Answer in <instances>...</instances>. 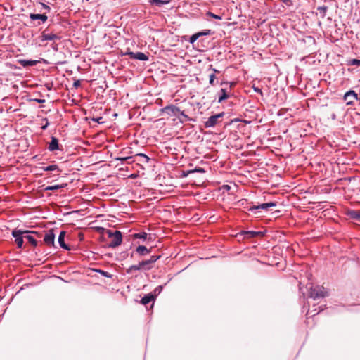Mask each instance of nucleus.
Wrapping results in <instances>:
<instances>
[{
  "label": "nucleus",
  "mask_w": 360,
  "mask_h": 360,
  "mask_svg": "<svg viewBox=\"0 0 360 360\" xmlns=\"http://www.w3.org/2000/svg\"><path fill=\"white\" fill-rule=\"evenodd\" d=\"M309 297L314 300L323 298L326 296V292L324 291V288L321 286L311 287L309 291Z\"/></svg>",
  "instance_id": "7ed1b4c3"
},
{
  "label": "nucleus",
  "mask_w": 360,
  "mask_h": 360,
  "mask_svg": "<svg viewBox=\"0 0 360 360\" xmlns=\"http://www.w3.org/2000/svg\"><path fill=\"white\" fill-rule=\"evenodd\" d=\"M66 186H67L66 184H63L60 185L49 186L44 188V191H55V190H58L59 188H64Z\"/></svg>",
  "instance_id": "aec40b11"
},
{
  "label": "nucleus",
  "mask_w": 360,
  "mask_h": 360,
  "mask_svg": "<svg viewBox=\"0 0 360 360\" xmlns=\"http://www.w3.org/2000/svg\"><path fill=\"white\" fill-rule=\"evenodd\" d=\"M137 157H140L142 159H143L142 161L143 162H148V160H149V158L145 154H143V153H139V154H137L136 155Z\"/></svg>",
  "instance_id": "c85d7f7f"
},
{
  "label": "nucleus",
  "mask_w": 360,
  "mask_h": 360,
  "mask_svg": "<svg viewBox=\"0 0 360 360\" xmlns=\"http://www.w3.org/2000/svg\"><path fill=\"white\" fill-rule=\"evenodd\" d=\"M128 55L132 59H136L139 60H148V56L142 52L133 53L131 51L127 52L125 53Z\"/></svg>",
  "instance_id": "6e6552de"
},
{
  "label": "nucleus",
  "mask_w": 360,
  "mask_h": 360,
  "mask_svg": "<svg viewBox=\"0 0 360 360\" xmlns=\"http://www.w3.org/2000/svg\"><path fill=\"white\" fill-rule=\"evenodd\" d=\"M224 115V112H220L219 114L210 116L208 120L205 122V127L206 128L208 127H214L217 124L221 122V118Z\"/></svg>",
  "instance_id": "20e7f679"
},
{
  "label": "nucleus",
  "mask_w": 360,
  "mask_h": 360,
  "mask_svg": "<svg viewBox=\"0 0 360 360\" xmlns=\"http://www.w3.org/2000/svg\"><path fill=\"white\" fill-rule=\"evenodd\" d=\"M28 233H35L40 236L37 232L31 231L28 230L22 231L20 229H14L12 231V236L15 238V243L18 245V248H21L23 245V235Z\"/></svg>",
  "instance_id": "f03ea898"
},
{
  "label": "nucleus",
  "mask_w": 360,
  "mask_h": 360,
  "mask_svg": "<svg viewBox=\"0 0 360 360\" xmlns=\"http://www.w3.org/2000/svg\"><path fill=\"white\" fill-rule=\"evenodd\" d=\"M276 206V202H266V203H262L258 205H253L250 207L248 208L249 211L254 212L256 210L258 209H262L265 210H271L272 207H274Z\"/></svg>",
  "instance_id": "39448f33"
},
{
  "label": "nucleus",
  "mask_w": 360,
  "mask_h": 360,
  "mask_svg": "<svg viewBox=\"0 0 360 360\" xmlns=\"http://www.w3.org/2000/svg\"><path fill=\"white\" fill-rule=\"evenodd\" d=\"M155 296L153 294H147L141 300V303L146 305L150 302L151 301L155 300Z\"/></svg>",
  "instance_id": "2eb2a0df"
},
{
  "label": "nucleus",
  "mask_w": 360,
  "mask_h": 360,
  "mask_svg": "<svg viewBox=\"0 0 360 360\" xmlns=\"http://www.w3.org/2000/svg\"><path fill=\"white\" fill-rule=\"evenodd\" d=\"M255 90L256 91H259V92H261V91H260L259 89H255Z\"/></svg>",
  "instance_id": "a19ab883"
},
{
  "label": "nucleus",
  "mask_w": 360,
  "mask_h": 360,
  "mask_svg": "<svg viewBox=\"0 0 360 360\" xmlns=\"http://www.w3.org/2000/svg\"><path fill=\"white\" fill-rule=\"evenodd\" d=\"M202 33H196V34H194L193 35H192L190 38V40L189 41L191 43H194L200 36H202Z\"/></svg>",
  "instance_id": "bb28decb"
},
{
  "label": "nucleus",
  "mask_w": 360,
  "mask_h": 360,
  "mask_svg": "<svg viewBox=\"0 0 360 360\" xmlns=\"http://www.w3.org/2000/svg\"><path fill=\"white\" fill-rule=\"evenodd\" d=\"M28 242L32 244L33 246L36 247L37 245V241L34 238L33 236L30 235H26L24 236Z\"/></svg>",
  "instance_id": "412c9836"
},
{
  "label": "nucleus",
  "mask_w": 360,
  "mask_h": 360,
  "mask_svg": "<svg viewBox=\"0 0 360 360\" xmlns=\"http://www.w3.org/2000/svg\"><path fill=\"white\" fill-rule=\"evenodd\" d=\"M19 63L23 66H32L35 65L37 63V60H19Z\"/></svg>",
  "instance_id": "6ab92c4d"
},
{
  "label": "nucleus",
  "mask_w": 360,
  "mask_h": 360,
  "mask_svg": "<svg viewBox=\"0 0 360 360\" xmlns=\"http://www.w3.org/2000/svg\"><path fill=\"white\" fill-rule=\"evenodd\" d=\"M350 218L360 222V210H351L348 212Z\"/></svg>",
  "instance_id": "f3484780"
},
{
  "label": "nucleus",
  "mask_w": 360,
  "mask_h": 360,
  "mask_svg": "<svg viewBox=\"0 0 360 360\" xmlns=\"http://www.w3.org/2000/svg\"><path fill=\"white\" fill-rule=\"evenodd\" d=\"M131 157H120V158H115V160H120V161H124V160H127L128 159H130Z\"/></svg>",
  "instance_id": "72a5a7b5"
},
{
  "label": "nucleus",
  "mask_w": 360,
  "mask_h": 360,
  "mask_svg": "<svg viewBox=\"0 0 360 360\" xmlns=\"http://www.w3.org/2000/svg\"><path fill=\"white\" fill-rule=\"evenodd\" d=\"M41 169L44 171H54V170L58 169V171H60L56 165H49L47 167H41Z\"/></svg>",
  "instance_id": "4be33fe9"
},
{
  "label": "nucleus",
  "mask_w": 360,
  "mask_h": 360,
  "mask_svg": "<svg viewBox=\"0 0 360 360\" xmlns=\"http://www.w3.org/2000/svg\"><path fill=\"white\" fill-rule=\"evenodd\" d=\"M99 272H101V274H103L105 277H110V275L108 274V272L103 271H101V270H100Z\"/></svg>",
  "instance_id": "f704fd0d"
},
{
  "label": "nucleus",
  "mask_w": 360,
  "mask_h": 360,
  "mask_svg": "<svg viewBox=\"0 0 360 360\" xmlns=\"http://www.w3.org/2000/svg\"><path fill=\"white\" fill-rule=\"evenodd\" d=\"M108 237L110 238V242L108 243V246L110 248H115L119 246L122 241V233L120 231H112V230H105Z\"/></svg>",
  "instance_id": "f257e3e1"
},
{
  "label": "nucleus",
  "mask_w": 360,
  "mask_h": 360,
  "mask_svg": "<svg viewBox=\"0 0 360 360\" xmlns=\"http://www.w3.org/2000/svg\"><path fill=\"white\" fill-rule=\"evenodd\" d=\"M101 119H102V118H101V117H100V118H99V119H98L96 121L99 123V122H100L99 120H101Z\"/></svg>",
  "instance_id": "79ce46f5"
},
{
  "label": "nucleus",
  "mask_w": 360,
  "mask_h": 360,
  "mask_svg": "<svg viewBox=\"0 0 360 360\" xmlns=\"http://www.w3.org/2000/svg\"><path fill=\"white\" fill-rule=\"evenodd\" d=\"M160 257V256L153 255L149 259L141 262L143 270H150L152 265Z\"/></svg>",
  "instance_id": "423d86ee"
},
{
  "label": "nucleus",
  "mask_w": 360,
  "mask_h": 360,
  "mask_svg": "<svg viewBox=\"0 0 360 360\" xmlns=\"http://www.w3.org/2000/svg\"><path fill=\"white\" fill-rule=\"evenodd\" d=\"M150 2L155 4V5L160 6L162 4H166L167 1L162 0H150Z\"/></svg>",
  "instance_id": "cd10ccee"
},
{
  "label": "nucleus",
  "mask_w": 360,
  "mask_h": 360,
  "mask_svg": "<svg viewBox=\"0 0 360 360\" xmlns=\"http://www.w3.org/2000/svg\"><path fill=\"white\" fill-rule=\"evenodd\" d=\"M179 114H180L181 115H182V116H183V117H184L185 118H186V119L189 120V118H188V115H185V114H184V111H181V110H180V112H179Z\"/></svg>",
  "instance_id": "c9c22d12"
},
{
  "label": "nucleus",
  "mask_w": 360,
  "mask_h": 360,
  "mask_svg": "<svg viewBox=\"0 0 360 360\" xmlns=\"http://www.w3.org/2000/svg\"><path fill=\"white\" fill-rule=\"evenodd\" d=\"M60 38H61L60 36H59L56 34L49 33V32H46V31L43 32L42 34H41V39L43 41L44 40L53 41V40L60 39Z\"/></svg>",
  "instance_id": "1a4fd4ad"
},
{
  "label": "nucleus",
  "mask_w": 360,
  "mask_h": 360,
  "mask_svg": "<svg viewBox=\"0 0 360 360\" xmlns=\"http://www.w3.org/2000/svg\"><path fill=\"white\" fill-rule=\"evenodd\" d=\"M41 5L43 6L44 8L49 9V6H47V5H46L44 4H41Z\"/></svg>",
  "instance_id": "58836bf2"
},
{
  "label": "nucleus",
  "mask_w": 360,
  "mask_h": 360,
  "mask_svg": "<svg viewBox=\"0 0 360 360\" xmlns=\"http://www.w3.org/2000/svg\"><path fill=\"white\" fill-rule=\"evenodd\" d=\"M344 99L347 101V105H350L353 103L354 99H357V94L354 91H349L345 94Z\"/></svg>",
  "instance_id": "9d476101"
},
{
  "label": "nucleus",
  "mask_w": 360,
  "mask_h": 360,
  "mask_svg": "<svg viewBox=\"0 0 360 360\" xmlns=\"http://www.w3.org/2000/svg\"><path fill=\"white\" fill-rule=\"evenodd\" d=\"M348 65H360V60L359 59H351L347 61Z\"/></svg>",
  "instance_id": "393cba45"
},
{
  "label": "nucleus",
  "mask_w": 360,
  "mask_h": 360,
  "mask_svg": "<svg viewBox=\"0 0 360 360\" xmlns=\"http://www.w3.org/2000/svg\"><path fill=\"white\" fill-rule=\"evenodd\" d=\"M147 236H148V234L145 232H141V233L134 234V238H141V239L146 240L147 238Z\"/></svg>",
  "instance_id": "b1692460"
},
{
  "label": "nucleus",
  "mask_w": 360,
  "mask_h": 360,
  "mask_svg": "<svg viewBox=\"0 0 360 360\" xmlns=\"http://www.w3.org/2000/svg\"><path fill=\"white\" fill-rule=\"evenodd\" d=\"M161 111L165 112L169 116L178 117L179 112H180V109L174 105H170L161 109Z\"/></svg>",
  "instance_id": "0eeeda50"
},
{
  "label": "nucleus",
  "mask_w": 360,
  "mask_h": 360,
  "mask_svg": "<svg viewBox=\"0 0 360 360\" xmlns=\"http://www.w3.org/2000/svg\"><path fill=\"white\" fill-rule=\"evenodd\" d=\"M46 125H45V126L42 127V129H46Z\"/></svg>",
  "instance_id": "c03bdc74"
},
{
  "label": "nucleus",
  "mask_w": 360,
  "mask_h": 360,
  "mask_svg": "<svg viewBox=\"0 0 360 360\" xmlns=\"http://www.w3.org/2000/svg\"><path fill=\"white\" fill-rule=\"evenodd\" d=\"M318 10L320 11V13L322 14L323 16H324L326 15L327 7L320 6L318 8Z\"/></svg>",
  "instance_id": "c756f323"
},
{
  "label": "nucleus",
  "mask_w": 360,
  "mask_h": 360,
  "mask_svg": "<svg viewBox=\"0 0 360 360\" xmlns=\"http://www.w3.org/2000/svg\"><path fill=\"white\" fill-rule=\"evenodd\" d=\"M211 15H212V16L213 18H216V19H220V18H221L219 16H218V15H214V14H211Z\"/></svg>",
  "instance_id": "4c0bfd02"
},
{
  "label": "nucleus",
  "mask_w": 360,
  "mask_h": 360,
  "mask_svg": "<svg viewBox=\"0 0 360 360\" xmlns=\"http://www.w3.org/2000/svg\"><path fill=\"white\" fill-rule=\"evenodd\" d=\"M215 78H216V77H215L214 74H211L210 75V84L211 85H214V81Z\"/></svg>",
  "instance_id": "7c9ffc66"
},
{
  "label": "nucleus",
  "mask_w": 360,
  "mask_h": 360,
  "mask_svg": "<svg viewBox=\"0 0 360 360\" xmlns=\"http://www.w3.org/2000/svg\"><path fill=\"white\" fill-rule=\"evenodd\" d=\"M136 252L141 256H143L149 254L150 252V250H148L146 246L139 245L136 248Z\"/></svg>",
  "instance_id": "4468645a"
},
{
  "label": "nucleus",
  "mask_w": 360,
  "mask_h": 360,
  "mask_svg": "<svg viewBox=\"0 0 360 360\" xmlns=\"http://www.w3.org/2000/svg\"><path fill=\"white\" fill-rule=\"evenodd\" d=\"M195 172L203 173V172H205V170L202 168H198V169L196 168L194 170L189 171L188 173H192V172Z\"/></svg>",
  "instance_id": "2f4dec72"
},
{
  "label": "nucleus",
  "mask_w": 360,
  "mask_h": 360,
  "mask_svg": "<svg viewBox=\"0 0 360 360\" xmlns=\"http://www.w3.org/2000/svg\"><path fill=\"white\" fill-rule=\"evenodd\" d=\"M30 18L33 20H41L43 22L47 20V16L45 14H34L31 13L30 15Z\"/></svg>",
  "instance_id": "dca6fc26"
},
{
  "label": "nucleus",
  "mask_w": 360,
  "mask_h": 360,
  "mask_svg": "<svg viewBox=\"0 0 360 360\" xmlns=\"http://www.w3.org/2000/svg\"><path fill=\"white\" fill-rule=\"evenodd\" d=\"M143 270L141 262L136 265H131L127 269V273L130 274L133 271Z\"/></svg>",
  "instance_id": "a211bd4d"
},
{
  "label": "nucleus",
  "mask_w": 360,
  "mask_h": 360,
  "mask_svg": "<svg viewBox=\"0 0 360 360\" xmlns=\"http://www.w3.org/2000/svg\"><path fill=\"white\" fill-rule=\"evenodd\" d=\"M53 49L57 50V44H56V46H53Z\"/></svg>",
  "instance_id": "ea45409f"
},
{
  "label": "nucleus",
  "mask_w": 360,
  "mask_h": 360,
  "mask_svg": "<svg viewBox=\"0 0 360 360\" xmlns=\"http://www.w3.org/2000/svg\"><path fill=\"white\" fill-rule=\"evenodd\" d=\"M81 85V82L79 80H75L73 83V86L75 88H78L79 86H80Z\"/></svg>",
  "instance_id": "473e14b6"
},
{
  "label": "nucleus",
  "mask_w": 360,
  "mask_h": 360,
  "mask_svg": "<svg viewBox=\"0 0 360 360\" xmlns=\"http://www.w3.org/2000/svg\"><path fill=\"white\" fill-rule=\"evenodd\" d=\"M65 231H63L60 233L58 236V243L61 248L65 250H70V248L65 243Z\"/></svg>",
  "instance_id": "ddd939ff"
},
{
  "label": "nucleus",
  "mask_w": 360,
  "mask_h": 360,
  "mask_svg": "<svg viewBox=\"0 0 360 360\" xmlns=\"http://www.w3.org/2000/svg\"><path fill=\"white\" fill-rule=\"evenodd\" d=\"M48 148L50 151H54L59 149L58 140L57 138L54 136L51 137V140L49 144Z\"/></svg>",
  "instance_id": "f8f14e48"
},
{
  "label": "nucleus",
  "mask_w": 360,
  "mask_h": 360,
  "mask_svg": "<svg viewBox=\"0 0 360 360\" xmlns=\"http://www.w3.org/2000/svg\"><path fill=\"white\" fill-rule=\"evenodd\" d=\"M34 101L37 102L38 103H43L45 102L44 99H34Z\"/></svg>",
  "instance_id": "e433bc0d"
},
{
  "label": "nucleus",
  "mask_w": 360,
  "mask_h": 360,
  "mask_svg": "<svg viewBox=\"0 0 360 360\" xmlns=\"http://www.w3.org/2000/svg\"><path fill=\"white\" fill-rule=\"evenodd\" d=\"M202 35H206L207 33L206 32H202Z\"/></svg>",
  "instance_id": "37998d69"
},
{
  "label": "nucleus",
  "mask_w": 360,
  "mask_h": 360,
  "mask_svg": "<svg viewBox=\"0 0 360 360\" xmlns=\"http://www.w3.org/2000/svg\"><path fill=\"white\" fill-rule=\"evenodd\" d=\"M221 95L219 98V102H221L222 101H224L229 97V96L227 94L225 89H221Z\"/></svg>",
  "instance_id": "5701e85b"
},
{
  "label": "nucleus",
  "mask_w": 360,
  "mask_h": 360,
  "mask_svg": "<svg viewBox=\"0 0 360 360\" xmlns=\"http://www.w3.org/2000/svg\"><path fill=\"white\" fill-rule=\"evenodd\" d=\"M54 238H55V235L53 233V231H49V232L45 235V236L44 238V242L48 245H53Z\"/></svg>",
  "instance_id": "9b49d317"
},
{
  "label": "nucleus",
  "mask_w": 360,
  "mask_h": 360,
  "mask_svg": "<svg viewBox=\"0 0 360 360\" xmlns=\"http://www.w3.org/2000/svg\"><path fill=\"white\" fill-rule=\"evenodd\" d=\"M245 234L248 235V238H255L260 234V232L256 231H245Z\"/></svg>",
  "instance_id": "a878e982"
}]
</instances>
